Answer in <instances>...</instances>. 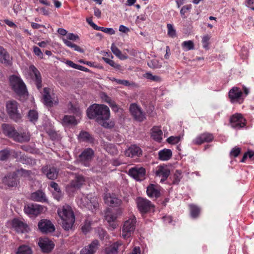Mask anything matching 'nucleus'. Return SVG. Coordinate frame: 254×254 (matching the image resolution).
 Instances as JSON below:
<instances>
[{
  "mask_svg": "<svg viewBox=\"0 0 254 254\" xmlns=\"http://www.w3.org/2000/svg\"><path fill=\"white\" fill-rule=\"evenodd\" d=\"M87 115L90 119H94L105 128L114 127L113 122H107L110 117V110L108 106L103 104H94L88 108Z\"/></svg>",
  "mask_w": 254,
  "mask_h": 254,
  "instance_id": "1",
  "label": "nucleus"
},
{
  "mask_svg": "<svg viewBox=\"0 0 254 254\" xmlns=\"http://www.w3.org/2000/svg\"><path fill=\"white\" fill-rule=\"evenodd\" d=\"M58 214L62 220V227L65 230L71 229L75 222V216L71 207L64 205L58 210Z\"/></svg>",
  "mask_w": 254,
  "mask_h": 254,
  "instance_id": "2",
  "label": "nucleus"
},
{
  "mask_svg": "<svg viewBox=\"0 0 254 254\" xmlns=\"http://www.w3.org/2000/svg\"><path fill=\"white\" fill-rule=\"evenodd\" d=\"M9 82L13 91L19 95H27L26 85L19 76L11 75L9 77Z\"/></svg>",
  "mask_w": 254,
  "mask_h": 254,
  "instance_id": "3",
  "label": "nucleus"
},
{
  "mask_svg": "<svg viewBox=\"0 0 254 254\" xmlns=\"http://www.w3.org/2000/svg\"><path fill=\"white\" fill-rule=\"evenodd\" d=\"M136 220L135 216H132L126 220L122 226V237L124 239L129 238L133 234L135 229Z\"/></svg>",
  "mask_w": 254,
  "mask_h": 254,
  "instance_id": "4",
  "label": "nucleus"
},
{
  "mask_svg": "<svg viewBox=\"0 0 254 254\" xmlns=\"http://www.w3.org/2000/svg\"><path fill=\"white\" fill-rule=\"evenodd\" d=\"M231 127L235 129H240L246 125V120L241 114L236 113L232 115L229 120Z\"/></svg>",
  "mask_w": 254,
  "mask_h": 254,
  "instance_id": "5",
  "label": "nucleus"
},
{
  "mask_svg": "<svg viewBox=\"0 0 254 254\" xmlns=\"http://www.w3.org/2000/svg\"><path fill=\"white\" fill-rule=\"evenodd\" d=\"M7 112L10 118L17 122L21 119V115L17 109V103L15 101H9L6 105Z\"/></svg>",
  "mask_w": 254,
  "mask_h": 254,
  "instance_id": "6",
  "label": "nucleus"
},
{
  "mask_svg": "<svg viewBox=\"0 0 254 254\" xmlns=\"http://www.w3.org/2000/svg\"><path fill=\"white\" fill-rule=\"evenodd\" d=\"M94 155V152L90 148H86L79 155V162L85 167H89Z\"/></svg>",
  "mask_w": 254,
  "mask_h": 254,
  "instance_id": "7",
  "label": "nucleus"
},
{
  "mask_svg": "<svg viewBox=\"0 0 254 254\" xmlns=\"http://www.w3.org/2000/svg\"><path fill=\"white\" fill-rule=\"evenodd\" d=\"M80 200L84 206L92 211L96 210L99 207L98 198L96 196H92V195L84 196Z\"/></svg>",
  "mask_w": 254,
  "mask_h": 254,
  "instance_id": "8",
  "label": "nucleus"
},
{
  "mask_svg": "<svg viewBox=\"0 0 254 254\" xmlns=\"http://www.w3.org/2000/svg\"><path fill=\"white\" fill-rule=\"evenodd\" d=\"M136 203L138 209L141 213H147L154 207L151 201L146 198L138 197L136 199Z\"/></svg>",
  "mask_w": 254,
  "mask_h": 254,
  "instance_id": "9",
  "label": "nucleus"
},
{
  "mask_svg": "<svg viewBox=\"0 0 254 254\" xmlns=\"http://www.w3.org/2000/svg\"><path fill=\"white\" fill-rule=\"evenodd\" d=\"M38 227L43 233H52L55 230V227L52 222L46 219L41 220L38 223Z\"/></svg>",
  "mask_w": 254,
  "mask_h": 254,
  "instance_id": "10",
  "label": "nucleus"
},
{
  "mask_svg": "<svg viewBox=\"0 0 254 254\" xmlns=\"http://www.w3.org/2000/svg\"><path fill=\"white\" fill-rule=\"evenodd\" d=\"M129 111L133 118L139 122H142L145 119V114L141 108L135 103H132L129 107Z\"/></svg>",
  "mask_w": 254,
  "mask_h": 254,
  "instance_id": "11",
  "label": "nucleus"
},
{
  "mask_svg": "<svg viewBox=\"0 0 254 254\" xmlns=\"http://www.w3.org/2000/svg\"><path fill=\"white\" fill-rule=\"evenodd\" d=\"M41 205L37 204H28L24 206V212L30 216H36L40 214L43 211Z\"/></svg>",
  "mask_w": 254,
  "mask_h": 254,
  "instance_id": "12",
  "label": "nucleus"
},
{
  "mask_svg": "<svg viewBox=\"0 0 254 254\" xmlns=\"http://www.w3.org/2000/svg\"><path fill=\"white\" fill-rule=\"evenodd\" d=\"M30 74L32 80L34 81L37 88L39 90L42 87V78L40 72L33 65L29 66Z\"/></svg>",
  "mask_w": 254,
  "mask_h": 254,
  "instance_id": "13",
  "label": "nucleus"
},
{
  "mask_svg": "<svg viewBox=\"0 0 254 254\" xmlns=\"http://www.w3.org/2000/svg\"><path fill=\"white\" fill-rule=\"evenodd\" d=\"M128 174L137 181H142L145 178V170L143 167H133L128 171Z\"/></svg>",
  "mask_w": 254,
  "mask_h": 254,
  "instance_id": "14",
  "label": "nucleus"
},
{
  "mask_svg": "<svg viewBox=\"0 0 254 254\" xmlns=\"http://www.w3.org/2000/svg\"><path fill=\"white\" fill-rule=\"evenodd\" d=\"M214 139V136L212 133L204 132L197 136L192 142L194 144L200 145L204 142H210Z\"/></svg>",
  "mask_w": 254,
  "mask_h": 254,
  "instance_id": "15",
  "label": "nucleus"
},
{
  "mask_svg": "<svg viewBox=\"0 0 254 254\" xmlns=\"http://www.w3.org/2000/svg\"><path fill=\"white\" fill-rule=\"evenodd\" d=\"M125 249V246L121 241H117L106 249L107 254H118L123 253Z\"/></svg>",
  "mask_w": 254,
  "mask_h": 254,
  "instance_id": "16",
  "label": "nucleus"
},
{
  "mask_svg": "<svg viewBox=\"0 0 254 254\" xmlns=\"http://www.w3.org/2000/svg\"><path fill=\"white\" fill-rule=\"evenodd\" d=\"M12 226L14 230L19 233L27 232L29 230L28 225L17 218H15L12 221Z\"/></svg>",
  "mask_w": 254,
  "mask_h": 254,
  "instance_id": "17",
  "label": "nucleus"
},
{
  "mask_svg": "<svg viewBox=\"0 0 254 254\" xmlns=\"http://www.w3.org/2000/svg\"><path fill=\"white\" fill-rule=\"evenodd\" d=\"M50 89L49 88L45 87L43 89V100L45 104L47 106L51 107L53 105L54 103L57 104L58 100L55 98V97H52L50 94Z\"/></svg>",
  "mask_w": 254,
  "mask_h": 254,
  "instance_id": "18",
  "label": "nucleus"
},
{
  "mask_svg": "<svg viewBox=\"0 0 254 254\" xmlns=\"http://www.w3.org/2000/svg\"><path fill=\"white\" fill-rule=\"evenodd\" d=\"M38 245L44 253L50 252L54 248V243L47 238L39 239Z\"/></svg>",
  "mask_w": 254,
  "mask_h": 254,
  "instance_id": "19",
  "label": "nucleus"
},
{
  "mask_svg": "<svg viewBox=\"0 0 254 254\" xmlns=\"http://www.w3.org/2000/svg\"><path fill=\"white\" fill-rule=\"evenodd\" d=\"M104 199L105 202L112 207L118 206L121 203V200L116 197L114 194L106 193Z\"/></svg>",
  "mask_w": 254,
  "mask_h": 254,
  "instance_id": "20",
  "label": "nucleus"
},
{
  "mask_svg": "<svg viewBox=\"0 0 254 254\" xmlns=\"http://www.w3.org/2000/svg\"><path fill=\"white\" fill-rule=\"evenodd\" d=\"M99 246V241L97 240H95L88 246L82 249L80 251V254H94L98 249Z\"/></svg>",
  "mask_w": 254,
  "mask_h": 254,
  "instance_id": "21",
  "label": "nucleus"
},
{
  "mask_svg": "<svg viewBox=\"0 0 254 254\" xmlns=\"http://www.w3.org/2000/svg\"><path fill=\"white\" fill-rule=\"evenodd\" d=\"M170 174V169L167 166L161 165L157 167L155 172L156 176L162 177V179H161V182H164L168 177Z\"/></svg>",
  "mask_w": 254,
  "mask_h": 254,
  "instance_id": "22",
  "label": "nucleus"
},
{
  "mask_svg": "<svg viewBox=\"0 0 254 254\" xmlns=\"http://www.w3.org/2000/svg\"><path fill=\"white\" fill-rule=\"evenodd\" d=\"M142 154L141 148L136 145H131L125 151V154L127 157H134L139 156Z\"/></svg>",
  "mask_w": 254,
  "mask_h": 254,
  "instance_id": "23",
  "label": "nucleus"
},
{
  "mask_svg": "<svg viewBox=\"0 0 254 254\" xmlns=\"http://www.w3.org/2000/svg\"><path fill=\"white\" fill-rule=\"evenodd\" d=\"M42 171L50 180H55L58 177V171L54 167L49 168L48 166H44L42 168Z\"/></svg>",
  "mask_w": 254,
  "mask_h": 254,
  "instance_id": "24",
  "label": "nucleus"
},
{
  "mask_svg": "<svg viewBox=\"0 0 254 254\" xmlns=\"http://www.w3.org/2000/svg\"><path fill=\"white\" fill-rule=\"evenodd\" d=\"M30 199L38 202H45L47 201L45 193L42 190H38L31 193Z\"/></svg>",
  "mask_w": 254,
  "mask_h": 254,
  "instance_id": "25",
  "label": "nucleus"
},
{
  "mask_svg": "<svg viewBox=\"0 0 254 254\" xmlns=\"http://www.w3.org/2000/svg\"><path fill=\"white\" fill-rule=\"evenodd\" d=\"M242 94L243 93L241 90L236 87L232 88L229 92V96L232 102H234L239 99Z\"/></svg>",
  "mask_w": 254,
  "mask_h": 254,
  "instance_id": "26",
  "label": "nucleus"
},
{
  "mask_svg": "<svg viewBox=\"0 0 254 254\" xmlns=\"http://www.w3.org/2000/svg\"><path fill=\"white\" fill-rule=\"evenodd\" d=\"M146 192L147 195L150 198H157L159 197L160 193L157 189V187L153 184H150L147 188Z\"/></svg>",
  "mask_w": 254,
  "mask_h": 254,
  "instance_id": "27",
  "label": "nucleus"
},
{
  "mask_svg": "<svg viewBox=\"0 0 254 254\" xmlns=\"http://www.w3.org/2000/svg\"><path fill=\"white\" fill-rule=\"evenodd\" d=\"M3 133L9 137L12 138L16 130L11 125L3 124L1 126Z\"/></svg>",
  "mask_w": 254,
  "mask_h": 254,
  "instance_id": "28",
  "label": "nucleus"
},
{
  "mask_svg": "<svg viewBox=\"0 0 254 254\" xmlns=\"http://www.w3.org/2000/svg\"><path fill=\"white\" fill-rule=\"evenodd\" d=\"M11 153L13 154V155L15 158H18V156L21 154L20 151L16 152L13 150L10 151L7 149H4L0 151V160L1 161L6 160Z\"/></svg>",
  "mask_w": 254,
  "mask_h": 254,
  "instance_id": "29",
  "label": "nucleus"
},
{
  "mask_svg": "<svg viewBox=\"0 0 254 254\" xmlns=\"http://www.w3.org/2000/svg\"><path fill=\"white\" fill-rule=\"evenodd\" d=\"M64 126H75L77 122L75 117L73 116L64 115L61 122Z\"/></svg>",
  "mask_w": 254,
  "mask_h": 254,
  "instance_id": "30",
  "label": "nucleus"
},
{
  "mask_svg": "<svg viewBox=\"0 0 254 254\" xmlns=\"http://www.w3.org/2000/svg\"><path fill=\"white\" fill-rule=\"evenodd\" d=\"M12 138L19 142H27L30 140V135L28 133L25 132L19 133L16 131Z\"/></svg>",
  "mask_w": 254,
  "mask_h": 254,
  "instance_id": "31",
  "label": "nucleus"
},
{
  "mask_svg": "<svg viewBox=\"0 0 254 254\" xmlns=\"http://www.w3.org/2000/svg\"><path fill=\"white\" fill-rule=\"evenodd\" d=\"M84 177L82 175L76 176L74 180L70 183V186L74 189H79L84 183Z\"/></svg>",
  "mask_w": 254,
  "mask_h": 254,
  "instance_id": "32",
  "label": "nucleus"
},
{
  "mask_svg": "<svg viewBox=\"0 0 254 254\" xmlns=\"http://www.w3.org/2000/svg\"><path fill=\"white\" fill-rule=\"evenodd\" d=\"M3 183L9 187H15L17 184V180L16 175L14 174L9 175L3 179Z\"/></svg>",
  "mask_w": 254,
  "mask_h": 254,
  "instance_id": "33",
  "label": "nucleus"
},
{
  "mask_svg": "<svg viewBox=\"0 0 254 254\" xmlns=\"http://www.w3.org/2000/svg\"><path fill=\"white\" fill-rule=\"evenodd\" d=\"M78 139L81 141H84L88 143H93L94 138L87 131H81L78 135Z\"/></svg>",
  "mask_w": 254,
  "mask_h": 254,
  "instance_id": "34",
  "label": "nucleus"
},
{
  "mask_svg": "<svg viewBox=\"0 0 254 254\" xmlns=\"http://www.w3.org/2000/svg\"><path fill=\"white\" fill-rule=\"evenodd\" d=\"M172 155V151L169 149L165 148L158 152V158L162 161L168 160L171 158Z\"/></svg>",
  "mask_w": 254,
  "mask_h": 254,
  "instance_id": "35",
  "label": "nucleus"
},
{
  "mask_svg": "<svg viewBox=\"0 0 254 254\" xmlns=\"http://www.w3.org/2000/svg\"><path fill=\"white\" fill-rule=\"evenodd\" d=\"M163 132L159 127H154L152 129L151 137L155 140L160 142L162 139Z\"/></svg>",
  "mask_w": 254,
  "mask_h": 254,
  "instance_id": "36",
  "label": "nucleus"
},
{
  "mask_svg": "<svg viewBox=\"0 0 254 254\" xmlns=\"http://www.w3.org/2000/svg\"><path fill=\"white\" fill-rule=\"evenodd\" d=\"M0 62L6 64H9L10 62V57L8 53L1 46H0Z\"/></svg>",
  "mask_w": 254,
  "mask_h": 254,
  "instance_id": "37",
  "label": "nucleus"
},
{
  "mask_svg": "<svg viewBox=\"0 0 254 254\" xmlns=\"http://www.w3.org/2000/svg\"><path fill=\"white\" fill-rule=\"evenodd\" d=\"M190 216L193 218H197L200 212V208L198 206L190 204L189 205Z\"/></svg>",
  "mask_w": 254,
  "mask_h": 254,
  "instance_id": "38",
  "label": "nucleus"
},
{
  "mask_svg": "<svg viewBox=\"0 0 254 254\" xmlns=\"http://www.w3.org/2000/svg\"><path fill=\"white\" fill-rule=\"evenodd\" d=\"M19 161L22 164L29 165H34L36 164L35 160L24 155H20Z\"/></svg>",
  "mask_w": 254,
  "mask_h": 254,
  "instance_id": "39",
  "label": "nucleus"
},
{
  "mask_svg": "<svg viewBox=\"0 0 254 254\" xmlns=\"http://www.w3.org/2000/svg\"><path fill=\"white\" fill-rule=\"evenodd\" d=\"M111 49L113 54L121 60H126L127 58V56L122 54L121 51L117 48L115 44H112Z\"/></svg>",
  "mask_w": 254,
  "mask_h": 254,
  "instance_id": "40",
  "label": "nucleus"
},
{
  "mask_svg": "<svg viewBox=\"0 0 254 254\" xmlns=\"http://www.w3.org/2000/svg\"><path fill=\"white\" fill-rule=\"evenodd\" d=\"M17 173L21 176L26 178L29 180L32 179V176L34 175V173H33L31 171L25 170L23 168L18 170Z\"/></svg>",
  "mask_w": 254,
  "mask_h": 254,
  "instance_id": "41",
  "label": "nucleus"
},
{
  "mask_svg": "<svg viewBox=\"0 0 254 254\" xmlns=\"http://www.w3.org/2000/svg\"><path fill=\"white\" fill-rule=\"evenodd\" d=\"M16 254H32V250L29 247L23 245L18 248Z\"/></svg>",
  "mask_w": 254,
  "mask_h": 254,
  "instance_id": "42",
  "label": "nucleus"
},
{
  "mask_svg": "<svg viewBox=\"0 0 254 254\" xmlns=\"http://www.w3.org/2000/svg\"><path fill=\"white\" fill-rule=\"evenodd\" d=\"M182 172L180 170H176L172 177V183L173 184H178L182 178Z\"/></svg>",
  "mask_w": 254,
  "mask_h": 254,
  "instance_id": "43",
  "label": "nucleus"
},
{
  "mask_svg": "<svg viewBox=\"0 0 254 254\" xmlns=\"http://www.w3.org/2000/svg\"><path fill=\"white\" fill-rule=\"evenodd\" d=\"M182 46L185 51H189L194 49L193 42L191 40L186 41L182 43Z\"/></svg>",
  "mask_w": 254,
  "mask_h": 254,
  "instance_id": "44",
  "label": "nucleus"
},
{
  "mask_svg": "<svg viewBox=\"0 0 254 254\" xmlns=\"http://www.w3.org/2000/svg\"><path fill=\"white\" fill-rule=\"evenodd\" d=\"M28 119L31 122H35L37 121L38 118V114L35 110H30L28 115Z\"/></svg>",
  "mask_w": 254,
  "mask_h": 254,
  "instance_id": "45",
  "label": "nucleus"
},
{
  "mask_svg": "<svg viewBox=\"0 0 254 254\" xmlns=\"http://www.w3.org/2000/svg\"><path fill=\"white\" fill-rule=\"evenodd\" d=\"M191 7L192 6L191 4H187L182 7L180 10V14L182 18L186 19L187 18L186 13L188 12H190Z\"/></svg>",
  "mask_w": 254,
  "mask_h": 254,
  "instance_id": "46",
  "label": "nucleus"
},
{
  "mask_svg": "<svg viewBox=\"0 0 254 254\" xmlns=\"http://www.w3.org/2000/svg\"><path fill=\"white\" fill-rule=\"evenodd\" d=\"M144 77L146 79L153 81L159 82L161 81L160 77L157 75H153L150 72H147L145 73V74L144 75Z\"/></svg>",
  "mask_w": 254,
  "mask_h": 254,
  "instance_id": "47",
  "label": "nucleus"
},
{
  "mask_svg": "<svg viewBox=\"0 0 254 254\" xmlns=\"http://www.w3.org/2000/svg\"><path fill=\"white\" fill-rule=\"evenodd\" d=\"M117 218V216L116 214L112 213L110 212L106 213L105 215L106 220L108 221V223L113 222V221H115Z\"/></svg>",
  "mask_w": 254,
  "mask_h": 254,
  "instance_id": "48",
  "label": "nucleus"
},
{
  "mask_svg": "<svg viewBox=\"0 0 254 254\" xmlns=\"http://www.w3.org/2000/svg\"><path fill=\"white\" fill-rule=\"evenodd\" d=\"M167 27L168 29V35L172 38L175 37L176 35V30L173 25L171 24H167Z\"/></svg>",
  "mask_w": 254,
  "mask_h": 254,
  "instance_id": "49",
  "label": "nucleus"
},
{
  "mask_svg": "<svg viewBox=\"0 0 254 254\" xmlns=\"http://www.w3.org/2000/svg\"><path fill=\"white\" fill-rule=\"evenodd\" d=\"M107 151L112 155L117 154L118 153L117 148L113 144H110L106 147Z\"/></svg>",
  "mask_w": 254,
  "mask_h": 254,
  "instance_id": "50",
  "label": "nucleus"
},
{
  "mask_svg": "<svg viewBox=\"0 0 254 254\" xmlns=\"http://www.w3.org/2000/svg\"><path fill=\"white\" fill-rule=\"evenodd\" d=\"M50 186L52 188H53L54 189V190L59 193L58 196H57V199L58 200H59L60 196H60L61 195V190L59 187V185L56 183L52 182L50 184Z\"/></svg>",
  "mask_w": 254,
  "mask_h": 254,
  "instance_id": "51",
  "label": "nucleus"
},
{
  "mask_svg": "<svg viewBox=\"0 0 254 254\" xmlns=\"http://www.w3.org/2000/svg\"><path fill=\"white\" fill-rule=\"evenodd\" d=\"M180 137L179 136H171L167 139V142L170 144H176L180 141Z\"/></svg>",
  "mask_w": 254,
  "mask_h": 254,
  "instance_id": "52",
  "label": "nucleus"
},
{
  "mask_svg": "<svg viewBox=\"0 0 254 254\" xmlns=\"http://www.w3.org/2000/svg\"><path fill=\"white\" fill-rule=\"evenodd\" d=\"M241 148L238 147H235L232 149L230 153V155L234 157H237L241 153Z\"/></svg>",
  "mask_w": 254,
  "mask_h": 254,
  "instance_id": "53",
  "label": "nucleus"
},
{
  "mask_svg": "<svg viewBox=\"0 0 254 254\" xmlns=\"http://www.w3.org/2000/svg\"><path fill=\"white\" fill-rule=\"evenodd\" d=\"M210 36L209 35H205L203 37L202 40V45L204 48L206 49H208L209 41L210 40Z\"/></svg>",
  "mask_w": 254,
  "mask_h": 254,
  "instance_id": "54",
  "label": "nucleus"
},
{
  "mask_svg": "<svg viewBox=\"0 0 254 254\" xmlns=\"http://www.w3.org/2000/svg\"><path fill=\"white\" fill-rule=\"evenodd\" d=\"M103 60L106 63L108 64L109 65H110L111 66H112L115 68H118L120 66L119 65H118V64L115 63L114 62V61H113V60H112L110 59H108L107 58H103Z\"/></svg>",
  "mask_w": 254,
  "mask_h": 254,
  "instance_id": "55",
  "label": "nucleus"
},
{
  "mask_svg": "<svg viewBox=\"0 0 254 254\" xmlns=\"http://www.w3.org/2000/svg\"><path fill=\"white\" fill-rule=\"evenodd\" d=\"M33 52L37 56L39 57L40 59L43 58V54L39 48L36 46H34L33 47Z\"/></svg>",
  "mask_w": 254,
  "mask_h": 254,
  "instance_id": "56",
  "label": "nucleus"
},
{
  "mask_svg": "<svg viewBox=\"0 0 254 254\" xmlns=\"http://www.w3.org/2000/svg\"><path fill=\"white\" fill-rule=\"evenodd\" d=\"M115 81H116L118 84H122L125 86H129L130 84L129 82L127 80L115 79Z\"/></svg>",
  "mask_w": 254,
  "mask_h": 254,
  "instance_id": "57",
  "label": "nucleus"
},
{
  "mask_svg": "<svg viewBox=\"0 0 254 254\" xmlns=\"http://www.w3.org/2000/svg\"><path fill=\"white\" fill-rule=\"evenodd\" d=\"M66 37L68 40H70L72 41H76L77 39L79 38L78 35L71 33L67 34Z\"/></svg>",
  "mask_w": 254,
  "mask_h": 254,
  "instance_id": "58",
  "label": "nucleus"
},
{
  "mask_svg": "<svg viewBox=\"0 0 254 254\" xmlns=\"http://www.w3.org/2000/svg\"><path fill=\"white\" fill-rule=\"evenodd\" d=\"M109 105H110V107L115 112H118L119 110L118 106L116 104V103L112 100L109 103Z\"/></svg>",
  "mask_w": 254,
  "mask_h": 254,
  "instance_id": "59",
  "label": "nucleus"
},
{
  "mask_svg": "<svg viewBox=\"0 0 254 254\" xmlns=\"http://www.w3.org/2000/svg\"><path fill=\"white\" fill-rule=\"evenodd\" d=\"M246 5L247 7L254 10V0H246Z\"/></svg>",
  "mask_w": 254,
  "mask_h": 254,
  "instance_id": "60",
  "label": "nucleus"
},
{
  "mask_svg": "<svg viewBox=\"0 0 254 254\" xmlns=\"http://www.w3.org/2000/svg\"><path fill=\"white\" fill-rule=\"evenodd\" d=\"M102 99L107 103H109L112 100L106 94L103 93L101 95Z\"/></svg>",
  "mask_w": 254,
  "mask_h": 254,
  "instance_id": "61",
  "label": "nucleus"
},
{
  "mask_svg": "<svg viewBox=\"0 0 254 254\" xmlns=\"http://www.w3.org/2000/svg\"><path fill=\"white\" fill-rule=\"evenodd\" d=\"M68 107L69 110L71 111V112L75 114L79 112V109L78 108L74 107L73 104L71 102L69 103Z\"/></svg>",
  "mask_w": 254,
  "mask_h": 254,
  "instance_id": "62",
  "label": "nucleus"
},
{
  "mask_svg": "<svg viewBox=\"0 0 254 254\" xmlns=\"http://www.w3.org/2000/svg\"><path fill=\"white\" fill-rule=\"evenodd\" d=\"M66 64L73 68L77 69L78 64H74L71 61L67 60L65 62Z\"/></svg>",
  "mask_w": 254,
  "mask_h": 254,
  "instance_id": "63",
  "label": "nucleus"
},
{
  "mask_svg": "<svg viewBox=\"0 0 254 254\" xmlns=\"http://www.w3.org/2000/svg\"><path fill=\"white\" fill-rule=\"evenodd\" d=\"M248 157H249L250 159H252V160L254 161V151H248L247 152H246Z\"/></svg>",
  "mask_w": 254,
  "mask_h": 254,
  "instance_id": "64",
  "label": "nucleus"
}]
</instances>
